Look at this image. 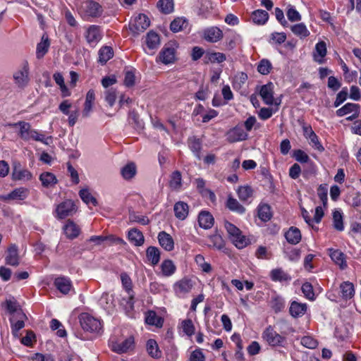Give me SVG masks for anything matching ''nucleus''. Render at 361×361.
<instances>
[{"label": "nucleus", "instance_id": "nucleus-4", "mask_svg": "<svg viewBox=\"0 0 361 361\" xmlns=\"http://www.w3.org/2000/svg\"><path fill=\"white\" fill-rule=\"evenodd\" d=\"M149 25V18L146 15L140 13L135 18L133 22L130 23L129 29L135 35H139L147 30Z\"/></svg>", "mask_w": 361, "mask_h": 361}, {"label": "nucleus", "instance_id": "nucleus-37", "mask_svg": "<svg viewBox=\"0 0 361 361\" xmlns=\"http://www.w3.org/2000/svg\"><path fill=\"white\" fill-rule=\"evenodd\" d=\"M27 197V190L23 188L15 189L6 196L4 197V200H23Z\"/></svg>", "mask_w": 361, "mask_h": 361}, {"label": "nucleus", "instance_id": "nucleus-44", "mask_svg": "<svg viewBox=\"0 0 361 361\" xmlns=\"http://www.w3.org/2000/svg\"><path fill=\"white\" fill-rule=\"evenodd\" d=\"M290 29L294 35L300 37V38H305L310 35L309 30L303 23L295 24L291 26Z\"/></svg>", "mask_w": 361, "mask_h": 361}, {"label": "nucleus", "instance_id": "nucleus-22", "mask_svg": "<svg viewBox=\"0 0 361 361\" xmlns=\"http://www.w3.org/2000/svg\"><path fill=\"white\" fill-rule=\"evenodd\" d=\"M13 126H19L20 130L18 133V135L20 137L25 140H30V135L32 133V128H31V125L29 123L25 121H18L13 125Z\"/></svg>", "mask_w": 361, "mask_h": 361}, {"label": "nucleus", "instance_id": "nucleus-25", "mask_svg": "<svg viewBox=\"0 0 361 361\" xmlns=\"http://www.w3.org/2000/svg\"><path fill=\"white\" fill-rule=\"evenodd\" d=\"M285 237L289 243L296 245L301 240L300 231L298 228L292 226L285 233Z\"/></svg>", "mask_w": 361, "mask_h": 361}, {"label": "nucleus", "instance_id": "nucleus-5", "mask_svg": "<svg viewBox=\"0 0 361 361\" xmlns=\"http://www.w3.org/2000/svg\"><path fill=\"white\" fill-rule=\"evenodd\" d=\"M109 346L118 354H122L133 350L135 347L134 340H109Z\"/></svg>", "mask_w": 361, "mask_h": 361}, {"label": "nucleus", "instance_id": "nucleus-54", "mask_svg": "<svg viewBox=\"0 0 361 361\" xmlns=\"http://www.w3.org/2000/svg\"><path fill=\"white\" fill-rule=\"evenodd\" d=\"M271 69V63L266 59H262L257 65V71L262 75H268Z\"/></svg>", "mask_w": 361, "mask_h": 361}, {"label": "nucleus", "instance_id": "nucleus-42", "mask_svg": "<svg viewBox=\"0 0 361 361\" xmlns=\"http://www.w3.org/2000/svg\"><path fill=\"white\" fill-rule=\"evenodd\" d=\"M145 322L149 325L161 327L164 321L160 317L157 316L154 312L149 311L145 317Z\"/></svg>", "mask_w": 361, "mask_h": 361}, {"label": "nucleus", "instance_id": "nucleus-62", "mask_svg": "<svg viewBox=\"0 0 361 361\" xmlns=\"http://www.w3.org/2000/svg\"><path fill=\"white\" fill-rule=\"evenodd\" d=\"M288 20L291 22L299 21L301 20V16L299 12L291 5L288 6L286 12Z\"/></svg>", "mask_w": 361, "mask_h": 361}, {"label": "nucleus", "instance_id": "nucleus-43", "mask_svg": "<svg viewBox=\"0 0 361 361\" xmlns=\"http://www.w3.org/2000/svg\"><path fill=\"white\" fill-rule=\"evenodd\" d=\"M147 350L152 357L159 358L161 356V352L159 348L156 340H148L147 343Z\"/></svg>", "mask_w": 361, "mask_h": 361}, {"label": "nucleus", "instance_id": "nucleus-14", "mask_svg": "<svg viewBox=\"0 0 361 361\" xmlns=\"http://www.w3.org/2000/svg\"><path fill=\"white\" fill-rule=\"evenodd\" d=\"M5 260L6 264L11 266L17 267L19 264L18 247L16 245L9 246Z\"/></svg>", "mask_w": 361, "mask_h": 361}, {"label": "nucleus", "instance_id": "nucleus-32", "mask_svg": "<svg viewBox=\"0 0 361 361\" xmlns=\"http://www.w3.org/2000/svg\"><path fill=\"white\" fill-rule=\"evenodd\" d=\"M114 56V51L111 47L105 46L99 51V62L105 64Z\"/></svg>", "mask_w": 361, "mask_h": 361}, {"label": "nucleus", "instance_id": "nucleus-8", "mask_svg": "<svg viewBox=\"0 0 361 361\" xmlns=\"http://www.w3.org/2000/svg\"><path fill=\"white\" fill-rule=\"evenodd\" d=\"M176 59V49L171 43L166 44L159 54V60L164 64L173 63Z\"/></svg>", "mask_w": 361, "mask_h": 361}, {"label": "nucleus", "instance_id": "nucleus-29", "mask_svg": "<svg viewBox=\"0 0 361 361\" xmlns=\"http://www.w3.org/2000/svg\"><path fill=\"white\" fill-rule=\"evenodd\" d=\"M39 180L45 188H49L56 185L58 182L56 177L51 172H44L40 174Z\"/></svg>", "mask_w": 361, "mask_h": 361}, {"label": "nucleus", "instance_id": "nucleus-45", "mask_svg": "<svg viewBox=\"0 0 361 361\" xmlns=\"http://www.w3.org/2000/svg\"><path fill=\"white\" fill-rule=\"evenodd\" d=\"M180 329L187 336H192L195 333V326L191 319H184L181 322Z\"/></svg>", "mask_w": 361, "mask_h": 361}, {"label": "nucleus", "instance_id": "nucleus-16", "mask_svg": "<svg viewBox=\"0 0 361 361\" xmlns=\"http://www.w3.org/2000/svg\"><path fill=\"white\" fill-rule=\"evenodd\" d=\"M160 245L167 251H171L174 248V242L172 237L165 231H161L158 235Z\"/></svg>", "mask_w": 361, "mask_h": 361}, {"label": "nucleus", "instance_id": "nucleus-46", "mask_svg": "<svg viewBox=\"0 0 361 361\" xmlns=\"http://www.w3.org/2000/svg\"><path fill=\"white\" fill-rule=\"evenodd\" d=\"M271 278L274 281H288L291 279L290 276L281 269H273L271 271Z\"/></svg>", "mask_w": 361, "mask_h": 361}, {"label": "nucleus", "instance_id": "nucleus-10", "mask_svg": "<svg viewBox=\"0 0 361 361\" xmlns=\"http://www.w3.org/2000/svg\"><path fill=\"white\" fill-rule=\"evenodd\" d=\"M226 136L227 141L233 143L246 140L247 133L244 131L243 127L235 126L228 131Z\"/></svg>", "mask_w": 361, "mask_h": 361}, {"label": "nucleus", "instance_id": "nucleus-59", "mask_svg": "<svg viewBox=\"0 0 361 361\" xmlns=\"http://www.w3.org/2000/svg\"><path fill=\"white\" fill-rule=\"evenodd\" d=\"M79 195L82 200L87 204L91 203L94 206L97 204V201L88 191L87 189H82L79 192Z\"/></svg>", "mask_w": 361, "mask_h": 361}, {"label": "nucleus", "instance_id": "nucleus-40", "mask_svg": "<svg viewBox=\"0 0 361 361\" xmlns=\"http://www.w3.org/2000/svg\"><path fill=\"white\" fill-rule=\"evenodd\" d=\"M226 207L230 210L238 214H243L245 212V208L241 205L236 199L232 197L228 198Z\"/></svg>", "mask_w": 361, "mask_h": 361}, {"label": "nucleus", "instance_id": "nucleus-57", "mask_svg": "<svg viewBox=\"0 0 361 361\" xmlns=\"http://www.w3.org/2000/svg\"><path fill=\"white\" fill-rule=\"evenodd\" d=\"M30 140L42 142L45 145H49L52 142V137L49 136L45 137L43 134L39 133L37 130L32 129L31 135H30Z\"/></svg>", "mask_w": 361, "mask_h": 361}, {"label": "nucleus", "instance_id": "nucleus-20", "mask_svg": "<svg viewBox=\"0 0 361 361\" xmlns=\"http://www.w3.org/2000/svg\"><path fill=\"white\" fill-rule=\"evenodd\" d=\"M326 53L327 50L326 43L324 41L319 42L316 44L315 49L313 53L314 60L319 63H323V59L326 55Z\"/></svg>", "mask_w": 361, "mask_h": 361}, {"label": "nucleus", "instance_id": "nucleus-21", "mask_svg": "<svg viewBox=\"0 0 361 361\" xmlns=\"http://www.w3.org/2000/svg\"><path fill=\"white\" fill-rule=\"evenodd\" d=\"M85 37L90 44L98 42L102 38L99 27L97 25L90 26L87 30Z\"/></svg>", "mask_w": 361, "mask_h": 361}, {"label": "nucleus", "instance_id": "nucleus-18", "mask_svg": "<svg viewBox=\"0 0 361 361\" xmlns=\"http://www.w3.org/2000/svg\"><path fill=\"white\" fill-rule=\"evenodd\" d=\"M204 39L210 42H216L222 39L223 32L217 27H212L204 31Z\"/></svg>", "mask_w": 361, "mask_h": 361}, {"label": "nucleus", "instance_id": "nucleus-35", "mask_svg": "<svg viewBox=\"0 0 361 361\" xmlns=\"http://www.w3.org/2000/svg\"><path fill=\"white\" fill-rule=\"evenodd\" d=\"M146 255L152 265H156L160 260V252L159 249L154 246H149L146 251Z\"/></svg>", "mask_w": 361, "mask_h": 361}, {"label": "nucleus", "instance_id": "nucleus-47", "mask_svg": "<svg viewBox=\"0 0 361 361\" xmlns=\"http://www.w3.org/2000/svg\"><path fill=\"white\" fill-rule=\"evenodd\" d=\"M188 146L195 156L200 160L201 159L200 151L202 149L200 140L195 137L190 138L188 140Z\"/></svg>", "mask_w": 361, "mask_h": 361}, {"label": "nucleus", "instance_id": "nucleus-33", "mask_svg": "<svg viewBox=\"0 0 361 361\" xmlns=\"http://www.w3.org/2000/svg\"><path fill=\"white\" fill-rule=\"evenodd\" d=\"M145 42L149 49H157L160 42L159 35L153 31L149 32L146 36Z\"/></svg>", "mask_w": 361, "mask_h": 361}, {"label": "nucleus", "instance_id": "nucleus-2", "mask_svg": "<svg viewBox=\"0 0 361 361\" xmlns=\"http://www.w3.org/2000/svg\"><path fill=\"white\" fill-rule=\"evenodd\" d=\"M224 226L229 238L238 248H243L247 245L245 236L242 235L238 227L228 221H226Z\"/></svg>", "mask_w": 361, "mask_h": 361}, {"label": "nucleus", "instance_id": "nucleus-64", "mask_svg": "<svg viewBox=\"0 0 361 361\" xmlns=\"http://www.w3.org/2000/svg\"><path fill=\"white\" fill-rule=\"evenodd\" d=\"M293 157L296 161L301 163H307L310 158L308 155L302 149H296L293 152Z\"/></svg>", "mask_w": 361, "mask_h": 361}, {"label": "nucleus", "instance_id": "nucleus-11", "mask_svg": "<svg viewBox=\"0 0 361 361\" xmlns=\"http://www.w3.org/2000/svg\"><path fill=\"white\" fill-rule=\"evenodd\" d=\"M259 94L263 102L267 105L274 103V84L271 82L261 87Z\"/></svg>", "mask_w": 361, "mask_h": 361}, {"label": "nucleus", "instance_id": "nucleus-27", "mask_svg": "<svg viewBox=\"0 0 361 361\" xmlns=\"http://www.w3.org/2000/svg\"><path fill=\"white\" fill-rule=\"evenodd\" d=\"M95 99V94L93 90H90L86 94L82 115L87 117L92 109V105Z\"/></svg>", "mask_w": 361, "mask_h": 361}, {"label": "nucleus", "instance_id": "nucleus-3", "mask_svg": "<svg viewBox=\"0 0 361 361\" xmlns=\"http://www.w3.org/2000/svg\"><path fill=\"white\" fill-rule=\"evenodd\" d=\"M80 12L85 17L97 18L102 15L103 10L99 3L93 0H87L82 3Z\"/></svg>", "mask_w": 361, "mask_h": 361}, {"label": "nucleus", "instance_id": "nucleus-41", "mask_svg": "<svg viewBox=\"0 0 361 361\" xmlns=\"http://www.w3.org/2000/svg\"><path fill=\"white\" fill-rule=\"evenodd\" d=\"M258 216L263 221H269L272 216L270 206L267 204H260L258 207Z\"/></svg>", "mask_w": 361, "mask_h": 361}, {"label": "nucleus", "instance_id": "nucleus-31", "mask_svg": "<svg viewBox=\"0 0 361 361\" xmlns=\"http://www.w3.org/2000/svg\"><path fill=\"white\" fill-rule=\"evenodd\" d=\"M252 19L255 24L264 25L269 19V13L264 10L258 9L252 12Z\"/></svg>", "mask_w": 361, "mask_h": 361}, {"label": "nucleus", "instance_id": "nucleus-24", "mask_svg": "<svg viewBox=\"0 0 361 361\" xmlns=\"http://www.w3.org/2000/svg\"><path fill=\"white\" fill-rule=\"evenodd\" d=\"M331 259L339 266L341 269L347 267L345 255L338 250L329 249Z\"/></svg>", "mask_w": 361, "mask_h": 361}, {"label": "nucleus", "instance_id": "nucleus-50", "mask_svg": "<svg viewBox=\"0 0 361 361\" xmlns=\"http://www.w3.org/2000/svg\"><path fill=\"white\" fill-rule=\"evenodd\" d=\"M209 246L216 248L217 250H221L224 247V241L222 237L215 233L209 237Z\"/></svg>", "mask_w": 361, "mask_h": 361}, {"label": "nucleus", "instance_id": "nucleus-30", "mask_svg": "<svg viewBox=\"0 0 361 361\" xmlns=\"http://www.w3.org/2000/svg\"><path fill=\"white\" fill-rule=\"evenodd\" d=\"M169 186L173 190H179L182 187V176L179 171H173L170 176Z\"/></svg>", "mask_w": 361, "mask_h": 361}, {"label": "nucleus", "instance_id": "nucleus-38", "mask_svg": "<svg viewBox=\"0 0 361 361\" xmlns=\"http://www.w3.org/2000/svg\"><path fill=\"white\" fill-rule=\"evenodd\" d=\"M188 25L186 19L183 18H175L170 25V29L173 32H177L186 29Z\"/></svg>", "mask_w": 361, "mask_h": 361}, {"label": "nucleus", "instance_id": "nucleus-12", "mask_svg": "<svg viewBox=\"0 0 361 361\" xmlns=\"http://www.w3.org/2000/svg\"><path fill=\"white\" fill-rule=\"evenodd\" d=\"M54 284L56 289L63 295L68 294L73 289L71 281L68 278L64 276L55 279Z\"/></svg>", "mask_w": 361, "mask_h": 361}, {"label": "nucleus", "instance_id": "nucleus-39", "mask_svg": "<svg viewBox=\"0 0 361 361\" xmlns=\"http://www.w3.org/2000/svg\"><path fill=\"white\" fill-rule=\"evenodd\" d=\"M161 269L163 276H170L174 274L176 267L171 259H166L161 264Z\"/></svg>", "mask_w": 361, "mask_h": 361}, {"label": "nucleus", "instance_id": "nucleus-49", "mask_svg": "<svg viewBox=\"0 0 361 361\" xmlns=\"http://www.w3.org/2000/svg\"><path fill=\"white\" fill-rule=\"evenodd\" d=\"M176 286L177 287L179 293H186L191 290L193 285L190 279L184 278L178 281Z\"/></svg>", "mask_w": 361, "mask_h": 361}, {"label": "nucleus", "instance_id": "nucleus-58", "mask_svg": "<svg viewBox=\"0 0 361 361\" xmlns=\"http://www.w3.org/2000/svg\"><path fill=\"white\" fill-rule=\"evenodd\" d=\"M111 240V241H118L122 242L123 240L121 238H114L113 236H104V235H92L88 240V241L95 243L96 245H101L104 242Z\"/></svg>", "mask_w": 361, "mask_h": 361}, {"label": "nucleus", "instance_id": "nucleus-13", "mask_svg": "<svg viewBox=\"0 0 361 361\" xmlns=\"http://www.w3.org/2000/svg\"><path fill=\"white\" fill-rule=\"evenodd\" d=\"M32 177L31 172L27 169H22L20 164L13 166L12 178L14 180H30Z\"/></svg>", "mask_w": 361, "mask_h": 361}, {"label": "nucleus", "instance_id": "nucleus-28", "mask_svg": "<svg viewBox=\"0 0 361 361\" xmlns=\"http://www.w3.org/2000/svg\"><path fill=\"white\" fill-rule=\"evenodd\" d=\"M128 239L136 246H140L144 243L143 234L137 228H132L128 231Z\"/></svg>", "mask_w": 361, "mask_h": 361}, {"label": "nucleus", "instance_id": "nucleus-6", "mask_svg": "<svg viewBox=\"0 0 361 361\" xmlns=\"http://www.w3.org/2000/svg\"><path fill=\"white\" fill-rule=\"evenodd\" d=\"M15 84L20 88H24L27 85L30 81L29 66L25 61L20 69L18 70L13 74Z\"/></svg>", "mask_w": 361, "mask_h": 361}, {"label": "nucleus", "instance_id": "nucleus-7", "mask_svg": "<svg viewBox=\"0 0 361 361\" xmlns=\"http://www.w3.org/2000/svg\"><path fill=\"white\" fill-rule=\"evenodd\" d=\"M76 211L74 202L71 200H67L60 203L56 209L57 217L64 219L68 216L73 215Z\"/></svg>", "mask_w": 361, "mask_h": 361}, {"label": "nucleus", "instance_id": "nucleus-15", "mask_svg": "<svg viewBox=\"0 0 361 361\" xmlns=\"http://www.w3.org/2000/svg\"><path fill=\"white\" fill-rule=\"evenodd\" d=\"M50 46V42L48 35L44 34L42 37L41 42L37 45L36 49V56L38 59L44 57V56L48 52Z\"/></svg>", "mask_w": 361, "mask_h": 361}, {"label": "nucleus", "instance_id": "nucleus-51", "mask_svg": "<svg viewBox=\"0 0 361 361\" xmlns=\"http://www.w3.org/2000/svg\"><path fill=\"white\" fill-rule=\"evenodd\" d=\"M50 328L52 331H56V335L59 337L63 338L66 336V331L63 324L56 319H52L50 322Z\"/></svg>", "mask_w": 361, "mask_h": 361}, {"label": "nucleus", "instance_id": "nucleus-9", "mask_svg": "<svg viewBox=\"0 0 361 361\" xmlns=\"http://www.w3.org/2000/svg\"><path fill=\"white\" fill-rule=\"evenodd\" d=\"M25 322L23 320H18L11 324V332L14 338H35V333L31 330L25 331V336H23L20 331L24 328Z\"/></svg>", "mask_w": 361, "mask_h": 361}, {"label": "nucleus", "instance_id": "nucleus-61", "mask_svg": "<svg viewBox=\"0 0 361 361\" xmlns=\"http://www.w3.org/2000/svg\"><path fill=\"white\" fill-rule=\"evenodd\" d=\"M129 219L131 222H137L142 225H147L149 223V219L147 216L139 215L135 212L130 213Z\"/></svg>", "mask_w": 361, "mask_h": 361}, {"label": "nucleus", "instance_id": "nucleus-26", "mask_svg": "<svg viewBox=\"0 0 361 361\" xmlns=\"http://www.w3.org/2000/svg\"><path fill=\"white\" fill-rule=\"evenodd\" d=\"M64 233L70 239L75 238L80 233L79 227L72 221L68 220L63 227Z\"/></svg>", "mask_w": 361, "mask_h": 361}, {"label": "nucleus", "instance_id": "nucleus-53", "mask_svg": "<svg viewBox=\"0 0 361 361\" xmlns=\"http://www.w3.org/2000/svg\"><path fill=\"white\" fill-rule=\"evenodd\" d=\"M358 105L353 103H347L343 106L336 111V115L338 116H343L348 114L353 111H357Z\"/></svg>", "mask_w": 361, "mask_h": 361}, {"label": "nucleus", "instance_id": "nucleus-55", "mask_svg": "<svg viewBox=\"0 0 361 361\" xmlns=\"http://www.w3.org/2000/svg\"><path fill=\"white\" fill-rule=\"evenodd\" d=\"M237 192L240 200L246 201L252 195L253 190L250 186L245 185L239 187Z\"/></svg>", "mask_w": 361, "mask_h": 361}, {"label": "nucleus", "instance_id": "nucleus-60", "mask_svg": "<svg viewBox=\"0 0 361 361\" xmlns=\"http://www.w3.org/2000/svg\"><path fill=\"white\" fill-rule=\"evenodd\" d=\"M104 99L110 106H113L117 98L116 90L111 88L106 90L104 92Z\"/></svg>", "mask_w": 361, "mask_h": 361}, {"label": "nucleus", "instance_id": "nucleus-56", "mask_svg": "<svg viewBox=\"0 0 361 361\" xmlns=\"http://www.w3.org/2000/svg\"><path fill=\"white\" fill-rule=\"evenodd\" d=\"M1 307L4 308L9 314H12L17 312L18 305L17 301L13 298L12 299L6 300L1 303Z\"/></svg>", "mask_w": 361, "mask_h": 361}, {"label": "nucleus", "instance_id": "nucleus-1", "mask_svg": "<svg viewBox=\"0 0 361 361\" xmlns=\"http://www.w3.org/2000/svg\"><path fill=\"white\" fill-rule=\"evenodd\" d=\"M79 320L82 328L86 331L99 334L103 331L101 321L89 313L83 312L80 314Z\"/></svg>", "mask_w": 361, "mask_h": 361}, {"label": "nucleus", "instance_id": "nucleus-19", "mask_svg": "<svg viewBox=\"0 0 361 361\" xmlns=\"http://www.w3.org/2000/svg\"><path fill=\"white\" fill-rule=\"evenodd\" d=\"M173 211L177 219L184 220L188 215L189 207L187 203L179 201L174 204Z\"/></svg>", "mask_w": 361, "mask_h": 361}, {"label": "nucleus", "instance_id": "nucleus-34", "mask_svg": "<svg viewBox=\"0 0 361 361\" xmlns=\"http://www.w3.org/2000/svg\"><path fill=\"white\" fill-rule=\"evenodd\" d=\"M340 288L341 290L342 297L344 299H350L354 296L355 289L352 283L349 281L343 282L341 284Z\"/></svg>", "mask_w": 361, "mask_h": 361}, {"label": "nucleus", "instance_id": "nucleus-48", "mask_svg": "<svg viewBox=\"0 0 361 361\" xmlns=\"http://www.w3.org/2000/svg\"><path fill=\"white\" fill-rule=\"evenodd\" d=\"M157 6L161 13L169 14L173 11V0H159Z\"/></svg>", "mask_w": 361, "mask_h": 361}, {"label": "nucleus", "instance_id": "nucleus-23", "mask_svg": "<svg viewBox=\"0 0 361 361\" xmlns=\"http://www.w3.org/2000/svg\"><path fill=\"white\" fill-rule=\"evenodd\" d=\"M214 221V217L209 212L202 211L200 213L198 222L200 227L204 229L210 228L213 226Z\"/></svg>", "mask_w": 361, "mask_h": 361}, {"label": "nucleus", "instance_id": "nucleus-17", "mask_svg": "<svg viewBox=\"0 0 361 361\" xmlns=\"http://www.w3.org/2000/svg\"><path fill=\"white\" fill-rule=\"evenodd\" d=\"M307 307L305 303L293 301L290 304L289 312L293 317L298 318L303 316L307 312Z\"/></svg>", "mask_w": 361, "mask_h": 361}, {"label": "nucleus", "instance_id": "nucleus-52", "mask_svg": "<svg viewBox=\"0 0 361 361\" xmlns=\"http://www.w3.org/2000/svg\"><path fill=\"white\" fill-rule=\"evenodd\" d=\"M333 226L338 231H342L344 229L343 215L338 210H335L333 212Z\"/></svg>", "mask_w": 361, "mask_h": 361}, {"label": "nucleus", "instance_id": "nucleus-36", "mask_svg": "<svg viewBox=\"0 0 361 361\" xmlns=\"http://www.w3.org/2000/svg\"><path fill=\"white\" fill-rule=\"evenodd\" d=\"M136 166L133 162L127 164L121 169V175L126 180L133 178L136 174Z\"/></svg>", "mask_w": 361, "mask_h": 361}, {"label": "nucleus", "instance_id": "nucleus-63", "mask_svg": "<svg viewBox=\"0 0 361 361\" xmlns=\"http://www.w3.org/2000/svg\"><path fill=\"white\" fill-rule=\"evenodd\" d=\"M302 291L307 299L310 300H313L314 299L313 287L311 283L308 282L303 283L302 286Z\"/></svg>", "mask_w": 361, "mask_h": 361}]
</instances>
